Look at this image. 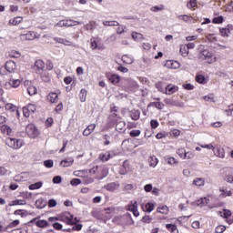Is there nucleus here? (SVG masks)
Instances as JSON below:
<instances>
[{
    "instance_id": "nucleus-20",
    "label": "nucleus",
    "mask_w": 233,
    "mask_h": 233,
    "mask_svg": "<svg viewBox=\"0 0 233 233\" xmlns=\"http://www.w3.org/2000/svg\"><path fill=\"white\" fill-rule=\"evenodd\" d=\"M125 121H119L116 123V130H117V132H125Z\"/></svg>"
},
{
    "instance_id": "nucleus-51",
    "label": "nucleus",
    "mask_w": 233,
    "mask_h": 233,
    "mask_svg": "<svg viewBox=\"0 0 233 233\" xmlns=\"http://www.w3.org/2000/svg\"><path fill=\"white\" fill-rule=\"evenodd\" d=\"M196 81L197 83L203 85V83H205V76L203 75H198L196 76Z\"/></svg>"
},
{
    "instance_id": "nucleus-2",
    "label": "nucleus",
    "mask_w": 233,
    "mask_h": 233,
    "mask_svg": "<svg viewBox=\"0 0 233 233\" xmlns=\"http://www.w3.org/2000/svg\"><path fill=\"white\" fill-rule=\"evenodd\" d=\"M39 35L34 31H29L27 33L20 34L21 41H34V39H39Z\"/></svg>"
},
{
    "instance_id": "nucleus-18",
    "label": "nucleus",
    "mask_w": 233,
    "mask_h": 233,
    "mask_svg": "<svg viewBox=\"0 0 233 233\" xmlns=\"http://www.w3.org/2000/svg\"><path fill=\"white\" fill-rule=\"evenodd\" d=\"M142 209L144 212H152V210H154V203L148 202L145 206H142Z\"/></svg>"
},
{
    "instance_id": "nucleus-64",
    "label": "nucleus",
    "mask_w": 233,
    "mask_h": 233,
    "mask_svg": "<svg viewBox=\"0 0 233 233\" xmlns=\"http://www.w3.org/2000/svg\"><path fill=\"white\" fill-rule=\"evenodd\" d=\"M225 181H227L228 183H233V176L232 175H228L226 177Z\"/></svg>"
},
{
    "instance_id": "nucleus-29",
    "label": "nucleus",
    "mask_w": 233,
    "mask_h": 233,
    "mask_svg": "<svg viewBox=\"0 0 233 233\" xmlns=\"http://www.w3.org/2000/svg\"><path fill=\"white\" fill-rule=\"evenodd\" d=\"M179 52L182 57H187V56H188V49L187 48V46H181Z\"/></svg>"
},
{
    "instance_id": "nucleus-50",
    "label": "nucleus",
    "mask_w": 233,
    "mask_h": 233,
    "mask_svg": "<svg viewBox=\"0 0 233 233\" xmlns=\"http://www.w3.org/2000/svg\"><path fill=\"white\" fill-rule=\"evenodd\" d=\"M48 207L49 208H54V207H57V201H56V199L54 198L49 199Z\"/></svg>"
},
{
    "instance_id": "nucleus-49",
    "label": "nucleus",
    "mask_w": 233,
    "mask_h": 233,
    "mask_svg": "<svg viewBox=\"0 0 233 233\" xmlns=\"http://www.w3.org/2000/svg\"><path fill=\"white\" fill-rule=\"evenodd\" d=\"M213 23L215 25H221V23H223V16L220 15V16L213 18Z\"/></svg>"
},
{
    "instance_id": "nucleus-59",
    "label": "nucleus",
    "mask_w": 233,
    "mask_h": 233,
    "mask_svg": "<svg viewBox=\"0 0 233 233\" xmlns=\"http://www.w3.org/2000/svg\"><path fill=\"white\" fill-rule=\"evenodd\" d=\"M17 225H19V220H14L13 222H11L8 226L7 228H14V227H17Z\"/></svg>"
},
{
    "instance_id": "nucleus-31",
    "label": "nucleus",
    "mask_w": 233,
    "mask_h": 233,
    "mask_svg": "<svg viewBox=\"0 0 233 233\" xmlns=\"http://www.w3.org/2000/svg\"><path fill=\"white\" fill-rule=\"evenodd\" d=\"M166 228L167 230H170L171 233H178L177 227H176L174 224H167Z\"/></svg>"
},
{
    "instance_id": "nucleus-12",
    "label": "nucleus",
    "mask_w": 233,
    "mask_h": 233,
    "mask_svg": "<svg viewBox=\"0 0 233 233\" xmlns=\"http://www.w3.org/2000/svg\"><path fill=\"white\" fill-rule=\"evenodd\" d=\"M96 129V124L89 125L83 132V136H90L92 132Z\"/></svg>"
},
{
    "instance_id": "nucleus-39",
    "label": "nucleus",
    "mask_w": 233,
    "mask_h": 233,
    "mask_svg": "<svg viewBox=\"0 0 233 233\" xmlns=\"http://www.w3.org/2000/svg\"><path fill=\"white\" fill-rule=\"evenodd\" d=\"M1 130H2L3 134H10V132H12V128H10V127H8L6 125H3L1 127Z\"/></svg>"
},
{
    "instance_id": "nucleus-11",
    "label": "nucleus",
    "mask_w": 233,
    "mask_h": 233,
    "mask_svg": "<svg viewBox=\"0 0 233 233\" xmlns=\"http://www.w3.org/2000/svg\"><path fill=\"white\" fill-rule=\"evenodd\" d=\"M213 152L215 154V156H217L218 157H225V149L221 148V147H215L213 149Z\"/></svg>"
},
{
    "instance_id": "nucleus-28",
    "label": "nucleus",
    "mask_w": 233,
    "mask_h": 233,
    "mask_svg": "<svg viewBox=\"0 0 233 233\" xmlns=\"http://www.w3.org/2000/svg\"><path fill=\"white\" fill-rule=\"evenodd\" d=\"M43 187V182H36L29 186V190H37Z\"/></svg>"
},
{
    "instance_id": "nucleus-21",
    "label": "nucleus",
    "mask_w": 233,
    "mask_h": 233,
    "mask_svg": "<svg viewBox=\"0 0 233 233\" xmlns=\"http://www.w3.org/2000/svg\"><path fill=\"white\" fill-rule=\"evenodd\" d=\"M36 208H45L46 207V202L43 198H39L35 201Z\"/></svg>"
},
{
    "instance_id": "nucleus-10",
    "label": "nucleus",
    "mask_w": 233,
    "mask_h": 233,
    "mask_svg": "<svg viewBox=\"0 0 233 233\" xmlns=\"http://www.w3.org/2000/svg\"><path fill=\"white\" fill-rule=\"evenodd\" d=\"M47 101L50 103H57V101H59V96L57 93L51 92L47 96Z\"/></svg>"
},
{
    "instance_id": "nucleus-7",
    "label": "nucleus",
    "mask_w": 233,
    "mask_h": 233,
    "mask_svg": "<svg viewBox=\"0 0 233 233\" xmlns=\"http://www.w3.org/2000/svg\"><path fill=\"white\" fill-rule=\"evenodd\" d=\"M108 176V168L104 166H98V173L96 175V179H105Z\"/></svg>"
},
{
    "instance_id": "nucleus-14",
    "label": "nucleus",
    "mask_w": 233,
    "mask_h": 233,
    "mask_svg": "<svg viewBox=\"0 0 233 233\" xmlns=\"http://www.w3.org/2000/svg\"><path fill=\"white\" fill-rule=\"evenodd\" d=\"M140 116H141V112L139 110L134 109L130 111V117L131 119H133V121H137Z\"/></svg>"
},
{
    "instance_id": "nucleus-33",
    "label": "nucleus",
    "mask_w": 233,
    "mask_h": 233,
    "mask_svg": "<svg viewBox=\"0 0 233 233\" xmlns=\"http://www.w3.org/2000/svg\"><path fill=\"white\" fill-rule=\"evenodd\" d=\"M91 216H93V218H96V219H103V214L101 213V211H92Z\"/></svg>"
},
{
    "instance_id": "nucleus-37",
    "label": "nucleus",
    "mask_w": 233,
    "mask_h": 233,
    "mask_svg": "<svg viewBox=\"0 0 233 233\" xmlns=\"http://www.w3.org/2000/svg\"><path fill=\"white\" fill-rule=\"evenodd\" d=\"M80 101H81V103H85V101H86V89H81Z\"/></svg>"
},
{
    "instance_id": "nucleus-32",
    "label": "nucleus",
    "mask_w": 233,
    "mask_h": 233,
    "mask_svg": "<svg viewBox=\"0 0 233 233\" xmlns=\"http://www.w3.org/2000/svg\"><path fill=\"white\" fill-rule=\"evenodd\" d=\"M104 26H119V22L117 21H105L103 22Z\"/></svg>"
},
{
    "instance_id": "nucleus-35",
    "label": "nucleus",
    "mask_w": 233,
    "mask_h": 233,
    "mask_svg": "<svg viewBox=\"0 0 233 233\" xmlns=\"http://www.w3.org/2000/svg\"><path fill=\"white\" fill-rule=\"evenodd\" d=\"M27 93L29 94V96H35V94H37V88L34 86H30L27 88Z\"/></svg>"
},
{
    "instance_id": "nucleus-58",
    "label": "nucleus",
    "mask_w": 233,
    "mask_h": 233,
    "mask_svg": "<svg viewBox=\"0 0 233 233\" xmlns=\"http://www.w3.org/2000/svg\"><path fill=\"white\" fill-rule=\"evenodd\" d=\"M61 181H63V178L61 177V176H56L53 178V183L59 185V183H61Z\"/></svg>"
},
{
    "instance_id": "nucleus-27",
    "label": "nucleus",
    "mask_w": 233,
    "mask_h": 233,
    "mask_svg": "<svg viewBox=\"0 0 233 233\" xmlns=\"http://www.w3.org/2000/svg\"><path fill=\"white\" fill-rule=\"evenodd\" d=\"M21 21H23V17L16 16L14 19L10 20L9 23L11 25H13L14 26H17V25H19V23H21Z\"/></svg>"
},
{
    "instance_id": "nucleus-36",
    "label": "nucleus",
    "mask_w": 233,
    "mask_h": 233,
    "mask_svg": "<svg viewBox=\"0 0 233 233\" xmlns=\"http://www.w3.org/2000/svg\"><path fill=\"white\" fill-rule=\"evenodd\" d=\"M201 55L204 56V59H212L214 56L208 50H203Z\"/></svg>"
},
{
    "instance_id": "nucleus-5",
    "label": "nucleus",
    "mask_w": 233,
    "mask_h": 233,
    "mask_svg": "<svg viewBox=\"0 0 233 233\" xmlns=\"http://www.w3.org/2000/svg\"><path fill=\"white\" fill-rule=\"evenodd\" d=\"M32 68L35 74H43V72H45V62L41 59H38L35 62Z\"/></svg>"
},
{
    "instance_id": "nucleus-47",
    "label": "nucleus",
    "mask_w": 233,
    "mask_h": 233,
    "mask_svg": "<svg viewBox=\"0 0 233 233\" xmlns=\"http://www.w3.org/2000/svg\"><path fill=\"white\" fill-rule=\"evenodd\" d=\"M70 185H72V187H77V185H81V179H79V178H73L70 181Z\"/></svg>"
},
{
    "instance_id": "nucleus-55",
    "label": "nucleus",
    "mask_w": 233,
    "mask_h": 233,
    "mask_svg": "<svg viewBox=\"0 0 233 233\" xmlns=\"http://www.w3.org/2000/svg\"><path fill=\"white\" fill-rule=\"evenodd\" d=\"M26 107L29 109V112L33 114L35 112V110H37V107L34 104H28Z\"/></svg>"
},
{
    "instance_id": "nucleus-17",
    "label": "nucleus",
    "mask_w": 233,
    "mask_h": 233,
    "mask_svg": "<svg viewBox=\"0 0 233 233\" xmlns=\"http://www.w3.org/2000/svg\"><path fill=\"white\" fill-rule=\"evenodd\" d=\"M70 23H76V25H82L83 24L82 22L69 19V20H64V26H67V27L68 26H76V25L70 24Z\"/></svg>"
},
{
    "instance_id": "nucleus-13",
    "label": "nucleus",
    "mask_w": 233,
    "mask_h": 233,
    "mask_svg": "<svg viewBox=\"0 0 233 233\" xmlns=\"http://www.w3.org/2000/svg\"><path fill=\"white\" fill-rule=\"evenodd\" d=\"M175 92H177V86L173 85H167L166 87V94L170 96L171 94H174Z\"/></svg>"
},
{
    "instance_id": "nucleus-8",
    "label": "nucleus",
    "mask_w": 233,
    "mask_h": 233,
    "mask_svg": "<svg viewBox=\"0 0 233 233\" xmlns=\"http://www.w3.org/2000/svg\"><path fill=\"white\" fill-rule=\"evenodd\" d=\"M108 192H114L119 188V182H111L104 187Z\"/></svg>"
},
{
    "instance_id": "nucleus-1",
    "label": "nucleus",
    "mask_w": 233,
    "mask_h": 233,
    "mask_svg": "<svg viewBox=\"0 0 233 233\" xmlns=\"http://www.w3.org/2000/svg\"><path fill=\"white\" fill-rule=\"evenodd\" d=\"M5 144L7 147H10V148L15 149L21 148L23 147V142H21V140L11 137L6 138Z\"/></svg>"
},
{
    "instance_id": "nucleus-61",
    "label": "nucleus",
    "mask_w": 233,
    "mask_h": 233,
    "mask_svg": "<svg viewBox=\"0 0 233 233\" xmlns=\"http://www.w3.org/2000/svg\"><path fill=\"white\" fill-rule=\"evenodd\" d=\"M103 139L105 140L104 145H106V146L110 145V136L105 135V136L103 137Z\"/></svg>"
},
{
    "instance_id": "nucleus-44",
    "label": "nucleus",
    "mask_w": 233,
    "mask_h": 233,
    "mask_svg": "<svg viewBox=\"0 0 233 233\" xmlns=\"http://www.w3.org/2000/svg\"><path fill=\"white\" fill-rule=\"evenodd\" d=\"M178 19H182V21H184L185 23H189L190 19H192V17L187 15H178Z\"/></svg>"
},
{
    "instance_id": "nucleus-24",
    "label": "nucleus",
    "mask_w": 233,
    "mask_h": 233,
    "mask_svg": "<svg viewBox=\"0 0 233 233\" xmlns=\"http://www.w3.org/2000/svg\"><path fill=\"white\" fill-rule=\"evenodd\" d=\"M41 79L45 83H49V81H50V75L48 74V72H46V71L42 72L41 73Z\"/></svg>"
},
{
    "instance_id": "nucleus-60",
    "label": "nucleus",
    "mask_w": 233,
    "mask_h": 233,
    "mask_svg": "<svg viewBox=\"0 0 233 233\" xmlns=\"http://www.w3.org/2000/svg\"><path fill=\"white\" fill-rule=\"evenodd\" d=\"M150 125L151 128H157V127H159V122H157V120H151Z\"/></svg>"
},
{
    "instance_id": "nucleus-22",
    "label": "nucleus",
    "mask_w": 233,
    "mask_h": 233,
    "mask_svg": "<svg viewBox=\"0 0 233 233\" xmlns=\"http://www.w3.org/2000/svg\"><path fill=\"white\" fill-rule=\"evenodd\" d=\"M74 164V160L72 158L64 159L60 162V165H63L64 167H71Z\"/></svg>"
},
{
    "instance_id": "nucleus-43",
    "label": "nucleus",
    "mask_w": 233,
    "mask_h": 233,
    "mask_svg": "<svg viewBox=\"0 0 233 233\" xmlns=\"http://www.w3.org/2000/svg\"><path fill=\"white\" fill-rule=\"evenodd\" d=\"M91 48L92 50H96V48H98V50H101V47L97 46V42L94 38L91 39Z\"/></svg>"
},
{
    "instance_id": "nucleus-6",
    "label": "nucleus",
    "mask_w": 233,
    "mask_h": 233,
    "mask_svg": "<svg viewBox=\"0 0 233 233\" xmlns=\"http://www.w3.org/2000/svg\"><path fill=\"white\" fill-rule=\"evenodd\" d=\"M5 70L9 73V74H13V76L15 74H19V72H17V65L15 64V62L9 60L5 63Z\"/></svg>"
},
{
    "instance_id": "nucleus-40",
    "label": "nucleus",
    "mask_w": 233,
    "mask_h": 233,
    "mask_svg": "<svg viewBox=\"0 0 233 233\" xmlns=\"http://www.w3.org/2000/svg\"><path fill=\"white\" fill-rule=\"evenodd\" d=\"M157 210L160 214H168V208L167 206H162L161 208H157Z\"/></svg>"
},
{
    "instance_id": "nucleus-53",
    "label": "nucleus",
    "mask_w": 233,
    "mask_h": 233,
    "mask_svg": "<svg viewBox=\"0 0 233 233\" xmlns=\"http://www.w3.org/2000/svg\"><path fill=\"white\" fill-rule=\"evenodd\" d=\"M140 134H141V131L137 129H134L129 133L131 137H137V136H139Z\"/></svg>"
},
{
    "instance_id": "nucleus-48",
    "label": "nucleus",
    "mask_w": 233,
    "mask_h": 233,
    "mask_svg": "<svg viewBox=\"0 0 233 233\" xmlns=\"http://www.w3.org/2000/svg\"><path fill=\"white\" fill-rule=\"evenodd\" d=\"M132 38L135 39V41H137V39H143V35L139 34V33L133 32Z\"/></svg>"
},
{
    "instance_id": "nucleus-3",
    "label": "nucleus",
    "mask_w": 233,
    "mask_h": 233,
    "mask_svg": "<svg viewBox=\"0 0 233 233\" xmlns=\"http://www.w3.org/2000/svg\"><path fill=\"white\" fill-rule=\"evenodd\" d=\"M25 132L31 139H35L37 136H39V130L35 127V126L30 124L26 127Z\"/></svg>"
},
{
    "instance_id": "nucleus-56",
    "label": "nucleus",
    "mask_w": 233,
    "mask_h": 233,
    "mask_svg": "<svg viewBox=\"0 0 233 233\" xmlns=\"http://www.w3.org/2000/svg\"><path fill=\"white\" fill-rule=\"evenodd\" d=\"M198 2L196 0H190L189 3H187V8H196Z\"/></svg>"
},
{
    "instance_id": "nucleus-42",
    "label": "nucleus",
    "mask_w": 233,
    "mask_h": 233,
    "mask_svg": "<svg viewBox=\"0 0 233 233\" xmlns=\"http://www.w3.org/2000/svg\"><path fill=\"white\" fill-rule=\"evenodd\" d=\"M149 163H150V167H157V158L156 157H149Z\"/></svg>"
},
{
    "instance_id": "nucleus-63",
    "label": "nucleus",
    "mask_w": 233,
    "mask_h": 233,
    "mask_svg": "<svg viewBox=\"0 0 233 233\" xmlns=\"http://www.w3.org/2000/svg\"><path fill=\"white\" fill-rule=\"evenodd\" d=\"M5 110H12L14 112V110H15V106H14L13 104H6Z\"/></svg>"
},
{
    "instance_id": "nucleus-52",
    "label": "nucleus",
    "mask_w": 233,
    "mask_h": 233,
    "mask_svg": "<svg viewBox=\"0 0 233 233\" xmlns=\"http://www.w3.org/2000/svg\"><path fill=\"white\" fill-rule=\"evenodd\" d=\"M15 205H26V200H15L13 204H10V207H14Z\"/></svg>"
},
{
    "instance_id": "nucleus-34",
    "label": "nucleus",
    "mask_w": 233,
    "mask_h": 233,
    "mask_svg": "<svg viewBox=\"0 0 233 233\" xmlns=\"http://www.w3.org/2000/svg\"><path fill=\"white\" fill-rule=\"evenodd\" d=\"M151 12H163L165 10V5H155L151 7Z\"/></svg>"
},
{
    "instance_id": "nucleus-25",
    "label": "nucleus",
    "mask_w": 233,
    "mask_h": 233,
    "mask_svg": "<svg viewBox=\"0 0 233 233\" xmlns=\"http://www.w3.org/2000/svg\"><path fill=\"white\" fill-rule=\"evenodd\" d=\"M195 187H203L205 185V178H196L193 180Z\"/></svg>"
},
{
    "instance_id": "nucleus-57",
    "label": "nucleus",
    "mask_w": 233,
    "mask_h": 233,
    "mask_svg": "<svg viewBox=\"0 0 233 233\" xmlns=\"http://www.w3.org/2000/svg\"><path fill=\"white\" fill-rule=\"evenodd\" d=\"M185 154H187L185 148H180L177 150V155L179 156V157H183V159L185 158Z\"/></svg>"
},
{
    "instance_id": "nucleus-4",
    "label": "nucleus",
    "mask_w": 233,
    "mask_h": 233,
    "mask_svg": "<svg viewBox=\"0 0 233 233\" xmlns=\"http://www.w3.org/2000/svg\"><path fill=\"white\" fill-rule=\"evenodd\" d=\"M13 88H17L21 85V80L19 79V73H15L10 76V78L7 82Z\"/></svg>"
},
{
    "instance_id": "nucleus-19",
    "label": "nucleus",
    "mask_w": 233,
    "mask_h": 233,
    "mask_svg": "<svg viewBox=\"0 0 233 233\" xmlns=\"http://www.w3.org/2000/svg\"><path fill=\"white\" fill-rule=\"evenodd\" d=\"M129 210H132L134 216L137 218L139 216V211H137V202H134L132 206H130Z\"/></svg>"
},
{
    "instance_id": "nucleus-15",
    "label": "nucleus",
    "mask_w": 233,
    "mask_h": 233,
    "mask_svg": "<svg viewBox=\"0 0 233 233\" xmlns=\"http://www.w3.org/2000/svg\"><path fill=\"white\" fill-rule=\"evenodd\" d=\"M66 219L68 225H74L75 223H77V221H79L77 218H74V216H72L70 213H67Z\"/></svg>"
},
{
    "instance_id": "nucleus-38",
    "label": "nucleus",
    "mask_w": 233,
    "mask_h": 233,
    "mask_svg": "<svg viewBox=\"0 0 233 233\" xmlns=\"http://www.w3.org/2000/svg\"><path fill=\"white\" fill-rule=\"evenodd\" d=\"M94 28H96V22L95 21H91L88 24H86L85 25V30H94Z\"/></svg>"
},
{
    "instance_id": "nucleus-41",
    "label": "nucleus",
    "mask_w": 233,
    "mask_h": 233,
    "mask_svg": "<svg viewBox=\"0 0 233 233\" xmlns=\"http://www.w3.org/2000/svg\"><path fill=\"white\" fill-rule=\"evenodd\" d=\"M220 34L223 37H228V34H230V29L228 28H220Z\"/></svg>"
},
{
    "instance_id": "nucleus-30",
    "label": "nucleus",
    "mask_w": 233,
    "mask_h": 233,
    "mask_svg": "<svg viewBox=\"0 0 233 233\" xmlns=\"http://www.w3.org/2000/svg\"><path fill=\"white\" fill-rule=\"evenodd\" d=\"M36 227H39L40 228H45L46 227H48V221L46 220H37L35 222Z\"/></svg>"
},
{
    "instance_id": "nucleus-54",
    "label": "nucleus",
    "mask_w": 233,
    "mask_h": 233,
    "mask_svg": "<svg viewBox=\"0 0 233 233\" xmlns=\"http://www.w3.org/2000/svg\"><path fill=\"white\" fill-rule=\"evenodd\" d=\"M227 230V228L225 226H218L215 229L216 233H223Z\"/></svg>"
},
{
    "instance_id": "nucleus-16",
    "label": "nucleus",
    "mask_w": 233,
    "mask_h": 233,
    "mask_svg": "<svg viewBox=\"0 0 233 233\" xmlns=\"http://www.w3.org/2000/svg\"><path fill=\"white\" fill-rule=\"evenodd\" d=\"M210 201V199H208V198H203L198 200V207H207V205H208V202Z\"/></svg>"
},
{
    "instance_id": "nucleus-23",
    "label": "nucleus",
    "mask_w": 233,
    "mask_h": 233,
    "mask_svg": "<svg viewBox=\"0 0 233 233\" xmlns=\"http://www.w3.org/2000/svg\"><path fill=\"white\" fill-rule=\"evenodd\" d=\"M121 77L117 75H112L109 77V81L113 84V85H117V83H119Z\"/></svg>"
},
{
    "instance_id": "nucleus-62",
    "label": "nucleus",
    "mask_w": 233,
    "mask_h": 233,
    "mask_svg": "<svg viewBox=\"0 0 233 233\" xmlns=\"http://www.w3.org/2000/svg\"><path fill=\"white\" fill-rule=\"evenodd\" d=\"M152 188H153L152 184H147L144 187L145 192H152Z\"/></svg>"
},
{
    "instance_id": "nucleus-26",
    "label": "nucleus",
    "mask_w": 233,
    "mask_h": 233,
    "mask_svg": "<svg viewBox=\"0 0 233 233\" xmlns=\"http://www.w3.org/2000/svg\"><path fill=\"white\" fill-rule=\"evenodd\" d=\"M219 198H227V196H232V191L227 190L225 188H220Z\"/></svg>"
},
{
    "instance_id": "nucleus-45",
    "label": "nucleus",
    "mask_w": 233,
    "mask_h": 233,
    "mask_svg": "<svg viewBox=\"0 0 233 233\" xmlns=\"http://www.w3.org/2000/svg\"><path fill=\"white\" fill-rule=\"evenodd\" d=\"M44 165L46 168H52V167H54V160L52 159L46 160L44 161Z\"/></svg>"
},
{
    "instance_id": "nucleus-46",
    "label": "nucleus",
    "mask_w": 233,
    "mask_h": 233,
    "mask_svg": "<svg viewBox=\"0 0 233 233\" xmlns=\"http://www.w3.org/2000/svg\"><path fill=\"white\" fill-rule=\"evenodd\" d=\"M23 114L25 116V117H30L31 114H33L29 108H27L26 106L23 107Z\"/></svg>"
},
{
    "instance_id": "nucleus-9",
    "label": "nucleus",
    "mask_w": 233,
    "mask_h": 233,
    "mask_svg": "<svg viewBox=\"0 0 233 233\" xmlns=\"http://www.w3.org/2000/svg\"><path fill=\"white\" fill-rule=\"evenodd\" d=\"M165 66H167V68L176 69V68H179L180 65H179V62L177 61L167 60L165 64Z\"/></svg>"
}]
</instances>
